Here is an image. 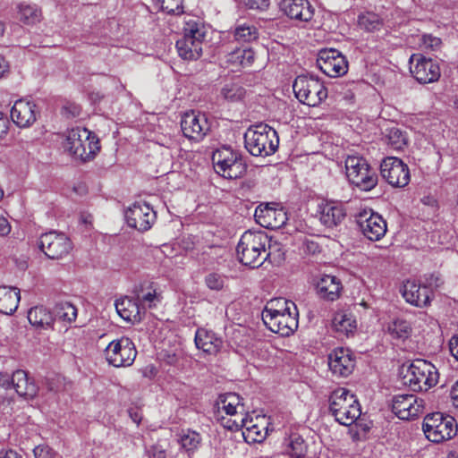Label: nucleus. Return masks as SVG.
Instances as JSON below:
<instances>
[{
  "label": "nucleus",
  "instance_id": "1",
  "mask_svg": "<svg viewBox=\"0 0 458 458\" xmlns=\"http://www.w3.org/2000/svg\"><path fill=\"white\" fill-rule=\"evenodd\" d=\"M268 242V237L264 232H245L236 248L239 261L253 268L260 267L269 256L266 248Z\"/></svg>",
  "mask_w": 458,
  "mask_h": 458
},
{
  "label": "nucleus",
  "instance_id": "2",
  "mask_svg": "<svg viewBox=\"0 0 458 458\" xmlns=\"http://www.w3.org/2000/svg\"><path fill=\"white\" fill-rule=\"evenodd\" d=\"M246 149L255 157L273 155L279 145L276 130L265 123L251 125L244 133Z\"/></svg>",
  "mask_w": 458,
  "mask_h": 458
},
{
  "label": "nucleus",
  "instance_id": "3",
  "mask_svg": "<svg viewBox=\"0 0 458 458\" xmlns=\"http://www.w3.org/2000/svg\"><path fill=\"white\" fill-rule=\"evenodd\" d=\"M183 36L176 41L178 55L184 60H197L202 55L205 30L202 22L192 16L183 18Z\"/></svg>",
  "mask_w": 458,
  "mask_h": 458
},
{
  "label": "nucleus",
  "instance_id": "4",
  "mask_svg": "<svg viewBox=\"0 0 458 458\" xmlns=\"http://www.w3.org/2000/svg\"><path fill=\"white\" fill-rule=\"evenodd\" d=\"M63 147L74 158L83 162L93 159L100 149L98 137L81 127L68 131Z\"/></svg>",
  "mask_w": 458,
  "mask_h": 458
},
{
  "label": "nucleus",
  "instance_id": "5",
  "mask_svg": "<svg viewBox=\"0 0 458 458\" xmlns=\"http://www.w3.org/2000/svg\"><path fill=\"white\" fill-rule=\"evenodd\" d=\"M402 382L413 391H427L438 382L437 368L429 361L418 359L403 367Z\"/></svg>",
  "mask_w": 458,
  "mask_h": 458
},
{
  "label": "nucleus",
  "instance_id": "6",
  "mask_svg": "<svg viewBox=\"0 0 458 458\" xmlns=\"http://www.w3.org/2000/svg\"><path fill=\"white\" fill-rule=\"evenodd\" d=\"M329 410L335 420L344 426H351L361 413L355 395L345 388L335 389L331 394Z\"/></svg>",
  "mask_w": 458,
  "mask_h": 458
},
{
  "label": "nucleus",
  "instance_id": "7",
  "mask_svg": "<svg viewBox=\"0 0 458 458\" xmlns=\"http://www.w3.org/2000/svg\"><path fill=\"white\" fill-rule=\"evenodd\" d=\"M345 173L349 182L361 191H370L377 184V174L360 156H348L345 159Z\"/></svg>",
  "mask_w": 458,
  "mask_h": 458
},
{
  "label": "nucleus",
  "instance_id": "8",
  "mask_svg": "<svg viewBox=\"0 0 458 458\" xmlns=\"http://www.w3.org/2000/svg\"><path fill=\"white\" fill-rule=\"evenodd\" d=\"M293 89L300 102L310 106H318L327 98L324 82L314 76H298Z\"/></svg>",
  "mask_w": 458,
  "mask_h": 458
},
{
  "label": "nucleus",
  "instance_id": "9",
  "mask_svg": "<svg viewBox=\"0 0 458 458\" xmlns=\"http://www.w3.org/2000/svg\"><path fill=\"white\" fill-rule=\"evenodd\" d=\"M422 428L426 437L434 443L449 440L457 433L455 420L440 412L427 415Z\"/></svg>",
  "mask_w": 458,
  "mask_h": 458
},
{
  "label": "nucleus",
  "instance_id": "10",
  "mask_svg": "<svg viewBox=\"0 0 458 458\" xmlns=\"http://www.w3.org/2000/svg\"><path fill=\"white\" fill-rule=\"evenodd\" d=\"M212 163L216 172L227 179H236L246 172V165L241 155L230 148L216 149L212 156Z\"/></svg>",
  "mask_w": 458,
  "mask_h": 458
},
{
  "label": "nucleus",
  "instance_id": "11",
  "mask_svg": "<svg viewBox=\"0 0 458 458\" xmlns=\"http://www.w3.org/2000/svg\"><path fill=\"white\" fill-rule=\"evenodd\" d=\"M219 413L225 412L229 418L221 416L220 420L224 428L231 431H238L242 428L244 408L240 402V396L233 393H229L219 397L217 403Z\"/></svg>",
  "mask_w": 458,
  "mask_h": 458
},
{
  "label": "nucleus",
  "instance_id": "12",
  "mask_svg": "<svg viewBox=\"0 0 458 458\" xmlns=\"http://www.w3.org/2000/svg\"><path fill=\"white\" fill-rule=\"evenodd\" d=\"M136 355L134 344L128 337L114 340L105 349L107 362L117 368L131 366Z\"/></svg>",
  "mask_w": 458,
  "mask_h": 458
},
{
  "label": "nucleus",
  "instance_id": "13",
  "mask_svg": "<svg viewBox=\"0 0 458 458\" xmlns=\"http://www.w3.org/2000/svg\"><path fill=\"white\" fill-rule=\"evenodd\" d=\"M380 173L382 177L393 187H405L411 180L408 165L395 157H386L381 161Z\"/></svg>",
  "mask_w": 458,
  "mask_h": 458
},
{
  "label": "nucleus",
  "instance_id": "14",
  "mask_svg": "<svg viewBox=\"0 0 458 458\" xmlns=\"http://www.w3.org/2000/svg\"><path fill=\"white\" fill-rule=\"evenodd\" d=\"M39 248L49 259H60L71 252L72 245L64 233L53 231L40 236Z\"/></svg>",
  "mask_w": 458,
  "mask_h": 458
},
{
  "label": "nucleus",
  "instance_id": "15",
  "mask_svg": "<svg viewBox=\"0 0 458 458\" xmlns=\"http://www.w3.org/2000/svg\"><path fill=\"white\" fill-rule=\"evenodd\" d=\"M317 65L321 72L332 78L343 76L348 71L345 56L335 48L320 50Z\"/></svg>",
  "mask_w": 458,
  "mask_h": 458
},
{
  "label": "nucleus",
  "instance_id": "16",
  "mask_svg": "<svg viewBox=\"0 0 458 458\" xmlns=\"http://www.w3.org/2000/svg\"><path fill=\"white\" fill-rule=\"evenodd\" d=\"M424 408V400L415 394H397L392 400V411L401 420L417 418Z\"/></svg>",
  "mask_w": 458,
  "mask_h": 458
},
{
  "label": "nucleus",
  "instance_id": "17",
  "mask_svg": "<svg viewBox=\"0 0 458 458\" xmlns=\"http://www.w3.org/2000/svg\"><path fill=\"white\" fill-rule=\"evenodd\" d=\"M410 71L413 77L420 83H431L440 77V68L430 58L420 54H414L410 58Z\"/></svg>",
  "mask_w": 458,
  "mask_h": 458
},
{
  "label": "nucleus",
  "instance_id": "18",
  "mask_svg": "<svg viewBox=\"0 0 458 458\" xmlns=\"http://www.w3.org/2000/svg\"><path fill=\"white\" fill-rule=\"evenodd\" d=\"M130 227L145 232L151 228L156 220V212L146 202H135L125 212Z\"/></svg>",
  "mask_w": 458,
  "mask_h": 458
},
{
  "label": "nucleus",
  "instance_id": "19",
  "mask_svg": "<svg viewBox=\"0 0 458 458\" xmlns=\"http://www.w3.org/2000/svg\"><path fill=\"white\" fill-rule=\"evenodd\" d=\"M358 224L364 236L370 241H378L386 233V222L371 210L360 212L358 216Z\"/></svg>",
  "mask_w": 458,
  "mask_h": 458
},
{
  "label": "nucleus",
  "instance_id": "20",
  "mask_svg": "<svg viewBox=\"0 0 458 458\" xmlns=\"http://www.w3.org/2000/svg\"><path fill=\"white\" fill-rule=\"evenodd\" d=\"M181 128L185 137L199 141L209 131V124L205 114L190 111L183 114Z\"/></svg>",
  "mask_w": 458,
  "mask_h": 458
},
{
  "label": "nucleus",
  "instance_id": "21",
  "mask_svg": "<svg viewBox=\"0 0 458 458\" xmlns=\"http://www.w3.org/2000/svg\"><path fill=\"white\" fill-rule=\"evenodd\" d=\"M254 216L262 227L268 229L281 228L288 219L285 210L274 203L260 205L256 208Z\"/></svg>",
  "mask_w": 458,
  "mask_h": 458
},
{
  "label": "nucleus",
  "instance_id": "22",
  "mask_svg": "<svg viewBox=\"0 0 458 458\" xmlns=\"http://www.w3.org/2000/svg\"><path fill=\"white\" fill-rule=\"evenodd\" d=\"M298 310L268 317L262 319L267 328L282 336H289L293 335L298 328L299 325Z\"/></svg>",
  "mask_w": 458,
  "mask_h": 458
},
{
  "label": "nucleus",
  "instance_id": "23",
  "mask_svg": "<svg viewBox=\"0 0 458 458\" xmlns=\"http://www.w3.org/2000/svg\"><path fill=\"white\" fill-rule=\"evenodd\" d=\"M328 366L334 375L345 377L352 372L355 362L350 350L336 348L328 355Z\"/></svg>",
  "mask_w": 458,
  "mask_h": 458
},
{
  "label": "nucleus",
  "instance_id": "24",
  "mask_svg": "<svg viewBox=\"0 0 458 458\" xmlns=\"http://www.w3.org/2000/svg\"><path fill=\"white\" fill-rule=\"evenodd\" d=\"M246 441L260 443L266 439L268 432L269 418L265 415H256L255 418L245 415L243 418Z\"/></svg>",
  "mask_w": 458,
  "mask_h": 458
},
{
  "label": "nucleus",
  "instance_id": "25",
  "mask_svg": "<svg viewBox=\"0 0 458 458\" xmlns=\"http://www.w3.org/2000/svg\"><path fill=\"white\" fill-rule=\"evenodd\" d=\"M37 106L29 100L19 99L15 101L11 110L12 121L20 128H28L37 120Z\"/></svg>",
  "mask_w": 458,
  "mask_h": 458
},
{
  "label": "nucleus",
  "instance_id": "26",
  "mask_svg": "<svg viewBox=\"0 0 458 458\" xmlns=\"http://www.w3.org/2000/svg\"><path fill=\"white\" fill-rule=\"evenodd\" d=\"M280 9L291 19L309 21L314 14V8L309 0H282Z\"/></svg>",
  "mask_w": 458,
  "mask_h": 458
},
{
  "label": "nucleus",
  "instance_id": "27",
  "mask_svg": "<svg viewBox=\"0 0 458 458\" xmlns=\"http://www.w3.org/2000/svg\"><path fill=\"white\" fill-rule=\"evenodd\" d=\"M430 290L424 285L418 284L415 281L407 280L402 289V294L405 301L416 307H425L430 301Z\"/></svg>",
  "mask_w": 458,
  "mask_h": 458
},
{
  "label": "nucleus",
  "instance_id": "28",
  "mask_svg": "<svg viewBox=\"0 0 458 458\" xmlns=\"http://www.w3.org/2000/svg\"><path fill=\"white\" fill-rule=\"evenodd\" d=\"M12 386L16 393L24 398H33L37 395L38 387L32 377L21 369L14 371L12 375Z\"/></svg>",
  "mask_w": 458,
  "mask_h": 458
},
{
  "label": "nucleus",
  "instance_id": "29",
  "mask_svg": "<svg viewBox=\"0 0 458 458\" xmlns=\"http://www.w3.org/2000/svg\"><path fill=\"white\" fill-rule=\"evenodd\" d=\"M346 216V210L342 203L327 202L321 207L320 221L328 228L340 225Z\"/></svg>",
  "mask_w": 458,
  "mask_h": 458
},
{
  "label": "nucleus",
  "instance_id": "30",
  "mask_svg": "<svg viewBox=\"0 0 458 458\" xmlns=\"http://www.w3.org/2000/svg\"><path fill=\"white\" fill-rule=\"evenodd\" d=\"M343 289L341 281L335 276L323 275L317 284L319 297L325 301L337 300Z\"/></svg>",
  "mask_w": 458,
  "mask_h": 458
},
{
  "label": "nucleus",
  "instance_id": "31",
  "mask_svg": "<svg viewBox=\"0 0 458 458\" xmlns=\"http://www.w3.org/2000/svg\"><path fill=\"white\" fill-rule=\"evenodd\" d=\"M195 344L198 349L208 354H216L222 346V339L210 330L198 329L195 335Z\"/></svg>",
  "mask_w": 458,
  "mask_h": 458
},
{
  "label": "nucleus",
  "instance_id": "32",
  "mask_svg": "<svg viewBox=\"0 0 458 458\" xmlns=\"http://www.w3.org/2000/svg\"><path fill=\"white\" fill-rule=\"evenodd\" d=\"M115 310L125 321L136 323L141 320L140 308L137 301L123 297L115 301Z\"/></svg>",
  "mask_w": 458,
  "mask_h": 458
},
{
  "label": "nucleus",
  "instance_id": "33",
  "mask_svg": "<svg viewBox=\"0 0 458 458\" xmlns=\"http://www.w3.org/2000/svg\"><path fill=\"white\" fill-rule=\"evenodd\" d=\"M20 290L17 288L0 286V312L13 314L18 308Z\"/></svg>",
  "mask_w": 458,
  "mask_h": 458
},
{
  "label": "nucleus",
  "instance_id": "34",
  "mask_svg": "<svg viewBox=\"0 0 458 458\" xmlns=\"http://www.w3.org/2000/svg\"><path fill=\"white\" fill-rule=\"evenodd\" d=\"M28 319L33 327L40 329L51 328L55 321L52 313L43 306L31 308L28 312Z\"/></svg>",
  "mask_w": 458,
  "mask_h": 458
},
{
  "label": "nucleus",
  "instance_id": "35",
  "mask_svg": "<svg viewBox=\"0 0 458 458\" xmlns=\"http://www.w3.org/2000/svg\"><path fill=\"white\" fill-rule=\"evenodd\" d=\"M295 310H298L296 304L293 301L284 298H275L267 303L262 312V319L279 314L293 312Z\"/></svg>",
  "mask_w": 458,
  "mask_h": 458
},
{
  "label": "nucleus",
  "instance_id": "36",
  "mask_svg": "<svg viewBox=\"0 0 458 458\" xmlns=\"http://www.w3.org/2000/svg\"><path fill=\"white\" fill-rule=\"evenodd\" d=\"M255 59V54L251 48H237L229 53L226 56V62L233 67H249Z\"/></svg>",
  "mask_w": 458,
  "mask_h": 458
},
{
  "label": "nucleus",
  "instance_id": "37",
  "mask_svg": "<svg viewBox=\"0 0 458 458\" xmlns=\"http://www.w3.org/2000/svg\"><path fill=\"white\" fill-rule=\"evenodd\" d=\"M18 18L26 25H34L41 21V10L32 4H20L18 5Z\"/></svg>",
  "mask_w": 458,
  "mask_h": 458
},
{
  "label": "nucleus",
  "instance_id": "38",
  "mask_svg": "<svg viewBox=\"0 0 458 458\" xmlns=\"http://www.w3.org/2000/svg\"><path fill=\"white\" fill-rule=\"evenodd\" d=\"M333 328L342 334L348 335L356 327V321L351 314L337 312L332 320Z\"/></svg>",
  "mask_w": 458,
  "mask_h": 458
},
{
  "label": "nucleus",
  "instance_id": "39",
  "mask_svg": "<svg viewBox=\"0 0 458 458\" xmlns=\"http://www.w3.org/2000/svg\"><path fill=\"white\" fill-rule=\"evenodd\" d=\"M287 453L293 458H303L307 453V445L303 438L293 434L287 440Z\"/></svg>",
  "mask_w": 458,
  "mask_h": 458
},
{
  "label": "nucleus",
  "instance_id": "40",
  "mask_svg": "<svg viewBox=\"0 0 458 458\" xmlns=\"http://www.w3.org/2000/svg\"><path fill=\"white\" fill-rule=\"evenodd\" d=\"M233 35L236 41L246 43L257 39L259 32L255 26L243 23L235 27Z\"/></svg>",
  "mask_w": 458,
  "mask_h": 458
},
{
  "label": "nucleus",
  "instance_id": "41",
  "mask_svg": "<svg viewBox=\"0 0 458 458\" xmlns=\"http://www.w3.org/2000/svg\"><path fill=\"white\" fill-rule=\"evenodd\" d=\"M55 316L58 319L72 323L77 318V309L70 302L57 303L54 309Z\"/></svg>",
  "mask_w": 458,
  "mask_h": 458
},
{
  "label": "nucleus",
  "instance_id": "42",
  "mask_svg": "<svg viewBox=\"0 0 458 458\" xmlns=\"http://www.w3.org/2000/svg\"><path fill=\"white\" fill-rule=\"evenodd\" d=\"M359 26L367 31L378 30L383 25V20L374 13H366L359 15Z\"/></svg>",
  "mask_w": 458,
  "mask_h": 458
},
{
  "label": "nucleus",
  "instance_id": "43",
  "mask_svg": "<svg viewBox=\"0 0 458 458\" xmlns=\"http://www.w3.org/2000/svg\"><path fill=\"white\" fill-rule=\"evenodd\" d=\"M389 334L396 339H406L411 335V327L404 319H395L388 326Z\"/></svg>",
  "mask_w": 458,
  "mask_h": 458
},
{
  "label": "nucleus",
  "instance_id": "44",
  "mask_svg": "<svg viewBox=\"0 0 458 458\" xmlns=\"http://www.w3.org/2000/svg\"><path fill=\"white\" fill-rule=\"evenodd\" d=\"M386 143L394 150H401L406 146L407 140L400 129L393 127L387 131Z\"/></svg>",
  "mask_w": 458,
  "mask_h": 458
},
{
  "label": "nucleus",
  "instance_id": "45",
  "mask_svg": "<svg viewBox=\"0 0 458 458\" xmlns=\"http://www.w3.org/2000/svg\"><path fill=\"white\" fill-rule=\"evenodd\" d=\"M221 95L229 101L241 100L245 95V89L237 83H227L221 89Z\"/></svg>",
  "mask_w": 458,
  "mask_h": 458
},
{
  "label": "nucleus",
  "instance_id": "46",
  "mask_svg": "<svg viewBox=\"0 0 458 458\" xmlns=\"http://www.w3.org/2000/svg\"><path fill=\"white\" fill-rule=\"evenodd\" d=\"M201 443V437L199 433L188 430L180 437V444L187 452L196 450Z\"/></svg>",
  "mask_w": 458,
  "mask_h": 458
},
{
  "label": "nucleus",
  "instance_id": "47",
  "mask_svg": "<svg viewBox=\"0 0 458 458\" xmlns=\"http://www.w3.org/2000/svg\"><path fill=\"white\" fill-rule=\"evenodd\" d=\"M137 301L140 302L143 308H152L156 306L157 302L160 301V294L157 293L156 289L148 287L147 292L143 290L138 293Z\"/></svg>",
  "mask_w": 458,
  "mask_h": 458
},
{
  "label": "nucleus",
  "instance_id": "48",
  "mask_svg": "<svg viewBox=\"0 0 458 458\" xmlns=\"http://www.w3.org/2000/svg\"><path fill=\"white\" fill-rule=\"evenodd\" d=\"M204 282L209 290L219 292L225 287L226 277L221 274L212 272L205 276Z\"/></svg>",
  "mask_w": 458,
  "mask_h": 458
},
{
  "label": "nucleus",
  "instance_id": "49",
  "mask_svg": "<svg viewBox=\"0 0 458 458\" xmlns=\"http://www.w3.org/2000/svg\"><path fill=\"white\" fill-rule=\"evenodd\" d=\"M161 9L167 13H182V0H158Z\"/></svg>",
  "mask_w": 458,
  "mask_h": 458
},
{
  "label": "nucleus",
  "instance_id": "50",
  "mask_svg": "<svg viewBox=\"0 0 458 458\" xmlns=\"http://www.w3.org/2000/svg\"><path fill=\"white\" fill-rule=\"evenodd\" d=\"M442 41L432 35H423L420 38V47L425 50L436 51L440 48Z\"/></svg>",
  "mask_w": 458,
  "mask_h": 458
},
{
  "label": "nucleus",
  "instance_id": "51",
  "mask_svg": "<svg viewBox=\"0 0 458 458\" xmlns=\"http://www.w3.org/2000/svg\"><path fill=\"white\" fill-rule=\"evenodd\" d=\"M35 458H52L54 452L48 445H39L33 449Z\"/></svg>",
  "mask_w": 458,
  "mask_h": 458
},
{
  "label": "nucleus",
  "instance_id": "52",
  "mask_svg": "<svg viewBox=\"0 0 458 458\" xmlns=\"http://www.w3.org/2000/svg\"><path fill=\"white\" fill-rule=\"evenodd\" d=\"M269 0H245V4L250 9L265 10L269 6Z\"/></svg>",
  "mask_w": 458,
  "mask_h": 458
},
{
  "label": "nucleus",
  "instance_id": "53",
  "mask_svg": "<svg viewBox=\"0 0 458 458\" xmlns=\"http://www.w3.org/2000/svg\"><path fill=\"white\" fill-rule=\"evenodd\" d=\"M11 232V225L7 218L0 215V235L5 236Z\"/></svg>",
  "mask_w": 458,
  "mask_h": 458
},
{
  "label": "nucleus",
  "instance_id": "54",
  "mask_svg": "<svg viewBox=\"0 0 458 458\" xmlns=\"http://www.w3.org/2000/svg\"><path fill=\"white\" fill-rule=\"evenodd\" d=\"M128 413L132 421L135 422L137 425H139L141 422L142 413L138 408H130L128 410Z\"/></svg>",
  "mask_w": 458,
  "mask_h": 458
},
{
  "label": "nucleus",
  "instance_id": "55",
  "mask_svg": "<svg viewBox=\"0 0 458 458\" xmlns=\"http://www.w3.org/2000/svg\"><path fill=\"white\" fill-rule=\"evenodd\" d=\"M449 349L452 355L458 361V335H454L449 341Z\"/></svg>",
  "mask_w": 458,
  "mask_h": 458
},
{
  "label": "nucleus",
  "instance_id": "56",
  "mask_svg": "<svg viewBox=\"0 0 458 458\" xmlns=\"http://www.w3.org/2000/svg\"><path fill=\"white\" fill-rule=\"evenodd\" d=\"M9 121L3 113L0 112V138L4 136L8 131Z\"/></svg>",
  "mask_w": 458,
  "mask_h": 458
},
{
  "label": "nucleus",
  "instance_id": "57",
  "mask_svg": "<svg viewBox=\"0 0 458 458\" xmlns=\"http://www.w3.org/2000/svg\"><path fill=\"white\" fill-rule=\"evenodd\" d=\"M9 72V64L5 58L0 55V79Z\"/></svg>",
  "mask_w": 458,
  "mask_h": 458
},
{
  "label": "nucleus",
  "instance_id": "58",
  "mask_svg": "<svg viewBox=\"0 0 458 458\" xmlns=\"http://www.w3.org/2000/svg\"><path fill=\"white\" fill-rule=\"evenodd\" d=\"M12 377L8 374L0 373V386L9 388L12 386Z\"/></svg>",
  "mask_w": 458,
  "mask_h": 458
},
{
  "label": "nucleus",
  "instance_id": "59",
  "mask_svg": "<svg viewBox=\"0 0 458 458\" xmlns=\"http://www.w3.org/2000/svg\"><path fill=\"white\" fill-rule=\"evenodd\" d=\"M0 458H22L21 454L13 450L0 453Z\"/></svg>",
  "mask_w": 458,
  "mask_h": 458
},
{
  "label": "nucleus",
  "instance_id": "60",
  "mask_svg": "<svg viewBox=\"0 0 458 458\" xmlns=\"http://www.w3.org/2000/svg\"><path fill=\"white\" fill-rule=\"evenodd\" d=\"M451 396L453 399V404L455 408H458V380L454 384V386L452 387L451 390Z\"/></svg>",
  "mask_w": 458,
  "mask_h": 458
},
{
  "label": "nucleus",
  "instance_id": "61",
  "mask_svg": "<svg viewBox=\"0 0 458 458\" xmlns=\"http://www.w3.org/2000/svg\"><path fill=\"white\" fill-rule=\"evenodd\" d=\"M307 247H308V249L312 250L313 252H315L317 250V249L318 248V246L313 242L308 243Z\"/></svg>",
  "mask_w": 458,
  "mask_h": 458
},
{
  "label": "nucleus",
  "instance_id": "62",
  "mask_svg": "<svg viewBox=\"0 0 458 458\" xmlns=\"http://www.w3.org/2000/svg\"><path fill=\"white\" fill-rule=\"evenodd\" d=\"M155 458H165V454L164 451H159L157 454H154Z\"/></svg>",
  "mask_w": 458,
  "mask_h": 458
},
{
  "label": "nucleus",
  "instance_id": "63",
  "mask_svg": "<svg viewBox=\"0 0 458 458\" xmlns=\"http://www.w3.org/2000/svg\"><path fill=\"white\" fill-rule=\"evenodd\" d=\"M4 26L2 22H0V35H2L4 33Z\"/></svg>",
  "mask_w": 458,
  "mask_h": 458
},
{
  "label": "nucleus",
  "instance_id": "64",
  "mask_svg": "<svg viewBox=\"0 0 458 458\" xmlns=\"http://www.w3.org/2000/svg\"><path fill=\"white\" fill-rule=\"evenodd\" d=\"M73 108H74V111H73L72 114L77 115L79 114V111L77 110L78 108L76 106H74Z\"/></svg>",
  "mask_w": 458,
  "mask_h": 458
}]
</instances>
